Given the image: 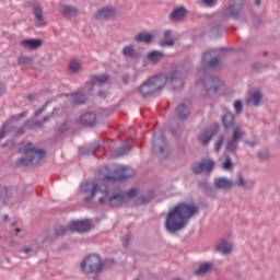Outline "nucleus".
<instances>
[{
  "instance_id": "obj_1",
  "label": "nucleus",
  "mask_w": 280,
  "mask_h": 280,
  "mask_svg": "<svg viewBox=\"0 0 280 280\" xmlns=\"http://www.w3.org/2000/svg\"><path fill=\"white\" fill-rule=\"evenodd\" d=\"M185 75L180 74L178 71H173L167 75L160 74L152 77L139 88V93L142 97H150V95H154L156 91H161L167 82L174 91H180L185 84L183 81Z\"/></svg>"
},
{
  "instance_id": "obj_2",
  "label": "nucleus",
  "mask_w": 280,
  "mask_h": 280,
  "mask_svg": "<svg viewBox=\"0 0 280 280\" xmlns=\"http://www.w3.org/2000/svg\"><path fill=\"white\" fill-rule=\"evenodd\" d=\"M198 213L197 206L188 205L185 202H180L175 207L171 208L166 219H165V229L168 233H176L177 231H183L187 224H189V220L194 218Z\"/></svg>"
},
{
  "instance_id": "obj_3",
  "label": "nucleus",
  "mask_w": 280,
  "mask_h": 280,
  "mask_svg": "<svg viewBox=\"0 0 280 280\" xmlns=\"http://www.w3.org/2000/svg\"><path fill=\"white\" fill-rule=\"evenodd\" d=\"M80 189L82 194H90V196L85 197L83 200L84 202H91L97 194L101 196L98 197V203L104 205V202H108L109 207H121L126 202V197L124 196V191L116 192L110 196L108 192V188L105 187L103 190L100 188V184L96 180H88L81 184Z\"/></svg>"
},
{
  "instance_id": "obj_4",
  "label": "nucleus",
  "mask_w": 280,
  "mask_h": 280,
  "mask_svg": "<svg viewBox=\"0 0 280 280\" xmlns=\"http://www.w3.org/2000/svg\"><path fill=\"white\" fill-rule=\"evenodd\" d=\"M20 150L24 152V156L20 159V164L24 166L38 165V162L46 156L45 150L32 147V142L22 145Z\"/></svg>"
},
{
  "instance_id": "obj_5",
  "label": "nucleus",
  "mask_w": 280,
  "mask_h": 280,
  "mask_svg": "<svg viewBox=\"0 0 280 280\" xmlns=\"http://www.w3.org/2000/svg\"><path fill=\"white\" fill-rule=\"evenodd\" d=\"M104 270V261L97 254L86 256L81 262V271L84 275H100Z\"/></svg>"
},
{
  "instance_id": "obj_6",
  "label": "nucleus",
  "mask_w": 280,
  "mask_h": 280,
  "mask_svg": "<svg viewBox=\"0 0 280 280\" xmlns=\"http://www.w3.org/2000/svg\"><path fill=\"white\" fill-rule=\"evenodd\" d=\"M246 0H230V4L223 9L221 19L228 21V19H240L242 16V10H244V2Z\"/></svg>"
},
{
  "instance_id": "obj_7",
  "label": "nucleus",
  "mask_w": 280,
  "mask_h": 280,
  "mask_svg": "<svg viewBox=\"0 0 280 280\" xmlns=\"http://www.w3.org/2000/svg\"><path fill=\"white\" fill-rule=\"evenodd\" d=\"M246 137V132L242 127H235L233 129L232 136L225 142V150L230 152V154H235L237 151V145H240V141Z\"/></svg>"
},
{
  "instance_id": "obj_8",
  "label": "nucleus",
  "mask_w": 280,
  "mask_h": 280,
  "mask_svg": "<svg viewBox=\"0 0 280 280\" xmlns=\"http://www.w3.org/2000/svg\"><path fill=\"white\" fill-rule=\"evenodd\" d=\"M201 84H203L207 94L209 97H213L220 86H222V81L218 77L210 75L209 73L205 72L203 78L200 80Z\"/></svg>"
},
{
  "instance_id": "obj_9",
  "label": "nucleus",
  "mask_w": 280,
  "mask_h": 280,
  "mask_svg": "<svg viewBox=\"0 0 280 280\" xmlns=\"http://www.w3.org/2000/svg\"><path fill=\"white\" fill-rule=\"evenodd\" d=\"M135 175V171L128 166L118 165L114 168L113 176L105 175L103 180H126Z\"/></svg>"
},
{
  "instance_id": "obj_10",
  "label": "nucleus",
  "mask_w": 280,
  "mask_h": 280,
  "mask_svg": "<svg viewBox=\"0 0 280 280\" xmlns=\"http://www.w3.org/2000/svg\"><path fill=\"white\" fill-rule=\"evenodd\" d=\"M152 150L153 152H158L159 154L167 155V140H165V135L163 133V131H161L159 137H156V135L153 136Z\"/></svg>"
},
{
  "instance_id": "obj_11",
  "label": "nucleus",
  "mask_w": 280,
  "mask_h": 280,
  "mask_svg": "<svg viewBox=\"0 0 280 280\" xmlns=\"http://www.w3.org/2000/svg\"><path fill=\"white\" fill-rule=\"evenodd\" d=\"M213 167H215V162L211 159H206L197 162L194 165L192 171L195 174H211Z\"/></svg>"
},
{
  "instance_id": "obj_12",
  "label": "nucleus",
  "mask_w": 280,
  "mask_h": 280,
  "mask_svg": "<svg viewBox=\"0 0 280 280\" xmlns=\"http://www.w3.org/2000/svg\"><path fill=\"white\" fill-rule=\"evenodd\" d=\"M201 65L206 69H208V67H218V65H220V57H213V50L207 51L201 58Z\"/></svg>"
},
{
  "instance_id": "obj_13",
  "label": "nucleus",
  "mask_w": 280,
  "mask_h": 280,
  "mask_svg": "<svg viewBox=\"0 0 280 280\" xmlns=\"http://www.w3.org/2000/svg\"><path fill=\"white\" fill-rule=\"evenodd\" d=\"M213 186L215 189L231 190L235 187V184L226 177H217L213 180Z\"/></svg>"
},
{
  "instance_id": "obj_14",
  "label": "nucleus",
  "mask_w": 280,
  "mask_h": 280,
  "mask_svg": "<svg viewBox=\"0 0 280 280\" xmlns=\"http://www.w3.org/2000/svg\"><path fill=\"white\" fill-rule=\"evenodd\" d=\"M115 14H117V10H115V8L105 7L95 13V19L98 21H106V19H113Z\"/></svg>"
},
{
  "instance_id": "obj_15",
  "label": "nucleus",
  "mask_w": 280,
  "mask_h": 280,
  "mask_svg": "<svg viewBox=\"0 0 280 280\" xmlns=\"http://www.w3.org/2000/svg\"><path fill=\"white\" fill-rule=\"evenodd\" d=\"M190 113H191V103L189 101H185L176 108L177 119H187Z\"/></svg>"
},
{
  "instance_id": "obj_16",
  "label": "nucleus",
  "mask_w": 280,
  "mask_h": 280,
  "mask_svg": "<svg viewBox=\"0 0 280 280\" xmlns=\"http://www.w3.org/2000/svg\"><path fill=\"white\" fill-rule=\"evenodd\" d=\"M70 231H75L77 233H86L91 225L89 221H72L69 223Z\"/></svg>"
},
{
  "instance_id": "obj_17",
  "label": "nucleus",
  "mask_w": 280,
  "mask_h": 280,
  "mask_svg": "<svg viewBox=\"0 0 280 280\" xmlns=\"http://www.w3.org/2000/svg\"><path fill=\"white\" fill-rule=\"evenodd\" d=\"M79 121L82 124V126H89L90 128H93V126L97 124V116L94 113H85L81 115Z\"/></svg>"
},
{
  "instance_id": "obj_18",
  "label": "nucleus",
  "mask_w": 280,
  "mask_h": 280,
  "mask_svg": "<svg viewBox=\"0 0 280 280\" xmlns=\"http://www.w3.org/2000/svg\"><path fill=\"white\" fill-rule=\"evenodd\" d=\"M33 14L35 16L37 27H43V25H45V23H43V21H45V15H43V7H40V4H34Z\"/></svg>"
},
{
  "instance_id": "obj_19",
  "label": "nucleus",
  "mask_w": 280,
  "mask_h": 280,
  "mask_svg": "<svg viewBox=\"0 0 280 280\" xmlns=\"http://www.w3.org/2000/svg\"><path fill=\"white\" fill-rule=\"evenodd\" d=\"M262 97L264 95L260 91L252 92L246 100V104L247 106H259V104H261Z\"/></svg>"
},
{
  "instance_id": "obj_20",
  "label": "nucleus",
  "mask_w": 280,
  "mask_h": 280,
  "mask_svg": "<svg viewBox=\"0 0 280 280\" xmlns=\"http://www.w3.org/2000/svg\"><path fill=\"white\" fill-rule=\"evenodd\" d=\"M215 250L221 253V255H230V253H233V245L229 241L223 240L217 244Z\"/></svg>"
},
{
  "instance_id": "obj_21",
  "label": "nucleus",
  "mask_w": 280,
  "mask_h": 280,
  "mask_svg": "<svg viewBox=\"0 0 280 280\" xmlns=\"http://www.w3.org/2000/svg\"><path fill=\"white\" fill-rule=\"evenodd\" d=\"M60 12L63 16H67V19L78 16V8H75L73 5L61 4L60 5Z\"/></svg>"
},
{
  "instance_id": "obj_22",
  "label": "nucleus",
  "mask_w": 280,
  "mask_h": 280,
  "mask_svg": "<svg viewBox=\"0 0 280 280\" xmlns=\"http://www.w3.org/2000/svg\"><path fill=\"white\" fill-rule=\"evenodd\" d=\"M211 139H213V130L211 129H205L198 136V141L201 145H207Z\"/></svg>"
},
{
  "instance_id": "obj_23",
  "label": "nucleus",
  "mask_w": 280,
  "mask_h": 280,
  "mask_svg": "<svg viewBox=\"0 0 280 280\" xmlns=\"http://www.w3.org/2000/svg\"><path fill=\"white\" fill-rule=\"evenodd\" d=\"M147 58L152 62V65H159V62L165 58V55L163 51L152 50L147 55Z\"/></svg>"
},
{
  "instance_id": "obj_24",
  "label": "nucleus",
  "mask_w": 280,
  "mask_h": 280,
  "mask_svg": "<svg viewBox=\"0 0 280 280\" xmlns=\"http://www.w3.org/2000/svg\"><path fill=\"white\" fill-rule=\"evenodd\" d=\"M109 77L106 74H95L91 78V85L92 86H102V84H106L108 82Z\"/></svg>"
},
{
  "instance_id": "obj_25",
  "label": "nucleus",
  "mask_w": 280,
  "mask_h": 280,
  "mask_svg": "<svg viewBox=\"0 0 280 280\" xmlns=\"http://www.w3.org/2000/svg\"><path fill=\"white\" fill-rule=\"evenodd\" d=\"M187 14V10L184 7L174 9L171 13V21H183Z\"/></svg>"
},
{
  "instance_id": "obj_26",
  "label": "nucleus",
  "mask_w": 280,
  "mask_h": 280,
  "mask_svg": "<svg viewBox=\"0 0 280 280\" xmlns=\"http://www.w3.org/2000/svg\"><path fill=\"white\" fill-rule=\"evenodd\" d=\"M43 45V40L40 39H24L22 40V46L26 49H38Z\"/></svg>"
},
{
  "instance_id": "obj_27",
  "label": "nucleus",
  "mask_w": 280,
  "mask_h": 280,
  "mask_svg": "<svg viewBox=\"0 0 280 280\" xmlns=\"http://www.w3.org/2000/svg\"><path fill=\"white\" fill-rule=\"evenodd\" d=\"M69 95L71 96L72 104H84L86 102V96L84 95L83 91H79Z\"/></svg>"
},
{
  "instance_id": "obj_28",
  "label": "nucleus",
  "mask_w": 280,
  "mask_h": 280,
  "mask_svg": "<svg viewBox=\"0 0 280 280\" xmlns=\"http://www.w3.org/2000/svg\"><path fill=\"white\" fill-rule=\"evenodd\" d=\"M212 267H213V264L203 262L195 270V275H197V277H202L207 275V272H209Z\"/></svg>"
},
{
  "instance_id": "obj_29",
  "label": "nucleus",
  "mask_w": 280,
  "mask_h": 280,
  "mask_svg": "<svg viewBox=\"0 0 280 280\" xmlns=\"http://www.w3.org/2000/svg\"><path fill=\"white\" fill-rule=\"evenodd\" d=\"M222 121H223L224 128H233V126L235 124V116L231 113H226L222 117Z\"/></svg>"
},
{
  "instance_id": "obj_30",
  "label": "nucleus",
  "mask_w": 280,
  "mask_h": 280,
  "mask_svg": "<svg viewBox=\"0 0 280 280\" xmlns=\"http://www.w3.org/2000/svg\"><path fill=\"white\" fill-rule=\"evenodd\" d=\"M121 54L125 58H135L137 56V50H135V46L128 45L122 48Z\"/></svg>"
},
{
  "instance_id": "obj_31",
  "label": "nucleus",
  "mask_w": 280,
  "mask_h": 280,
  "mask_svg": "<svg viewBox=\"0 0 280 280\" xmlns=\"http://www.w3.org/2000/svg\"><path fill=\"white\" fill-rule=\"evenodd\" d=\"M132 143H135V140L129 139L128 142L117 151L116 156H124L126 152H130V150H132Z\"/></svg>"
},
{
  "instance_id": "obj_32",
  "label": "nucleus",
  "mask_w": 280,
  "mask_h": 280,
  "mask_svg": "<svg viewBox=\"0 0 280 280\" xmlns=\"http://www.w3.org/2000/svg\"><path fill=\"white\" fill-rule=\"evenodd\" d=\"M10 190L3 186H0V200L4 202V205H10Z\"/></svg>"
},
{
  "instance_id": "obj_33",
  "label": "nucleus",
  "mask_w": 280,
  "mask_h": 280,
  "mask_svg": "<svg viewBox=\"0 0 280 280\" xmlns=\"http://www.w3.org/2000/svg\"><path fill=\"white\" fill-rule=\"evenodd\" d=\"M136 42L137 43H151L152 42V34L150 33H139L138 35H136Z\"/></svg>"
},
{
  "instance_id": "obj_34",
  "label": "nucleus",
  "mask_w": 280,
  "mask_h": 280,
  "mask_svg": "<svg viewBox=\"0 0 280 280\" xmlns=\"http://www.w3.org/2000/svg\"><path fill=\"white\" fill-rule=\"evenodd\" d=\"M100 148V144H93L92 147H82L80 148V154H95Z\"/></svg>"
},
{
  "instance_id": "obj_35",
  "label": "nucleus",
  "mask_w": 280,
  "mask_h": 280,
  "mask_svg": "<svg viewBox=\"0 0 280 280\" xmlns=\"http://www.w3.org/2000/svg\"><path fill=\"white\" fill-rule=\"evenodd\" d=\"M122 192H124V197H125V202H129V200L137 198V194H138L136 188H131L128 191H122Z\"/></svg>"
},
{
  "instance_id": "obj_36",
  "label": "nucleus",
  "mask_w": 280,
  "mask_h": 280,
  "mask_svg": "<svg viewBox=\"0 0 280 280\" xmlns=\"http://www.w3.org/2000/svg\"><path fill=\"white\" fill-rule=\"evenodd\" d=\"M58 110H59L58 108H54V110L50 115L45 116L42 121H36L35 122L36 128H40V126H43V124H47V121L50 120L51 117H54V115H56L58 113Z\"/></svg>"
},
{
  "instance_id": "obj_37",
  "label": "nucleus",
  "mask_w": 280,
  "mask_h": 280,
  "mask_svg": "<svg viewBox=\"0 0 280 280\" xmlns=\"http://www.w3.org/2000/svg\"><path fill=\"white\" fill-rule=\"evenodd\" d=\"M69 231H71V229H69V225L68 226L60 225L59 228L56 229L55 234L57 237H62V235H67Z\"/></svg>"
},
{
  "instance_id": "obj_38",
  "label": "nucleus",
  "mask_w": 280,
  "mask_h": 280,
  "mask_svg": "<svg viewBox=\"0 0 280 280\" xmlns=\"http://www.w3.org/2000/svg\"><path fill=\"white\" fill-rule=\"evenodd\" d=\"M222 168L225 170L226 172L229 170H233V161L231 160V156H224V161L222 162Z\"/></svg>"
},
{
  "instance_id": "obj_39",
  "label": "nucleus",
  "mask_w": 280,
  "mask_h": 280,
  "mask_svg": "<svg viewBox=\"0 0 280 280\" xmlns=\"http://www.w3.org/2000/svg\"><path fill=\"white\" fill-rule=\"evenodd\" d=\"M246 187V179H244V175L242 173H238L236 176V180L234 183V187Z\"/></svg>"
},
{
  "instance_id": "obj_40",
  "label": "nucleus",
  "mask_w": 280,
  "mask_h": 280,
  "mask_svg": "<svg viewBox=\"0 0 280 280\" xmlns=\"http://www.w3.org/2000/svg\"><path fill=\"white\" fill-rule=\"evenodd\" d=\"M18 62H19V65H32V57L20 56L18 58Z\"/></svg>"
},
{
  "instance_id": "obj_41",
  "label": "nucleus",
  "mask_w": 280,
  "mask_h": 280,
  "mask_svg": "<svg viewBox=\"0 0 280 280\" xmlns=\"http://www.w3.org/2000/svg\"><path fill=\"white\" fill-rule=\"evenodd\" d=\"M234 110H235L236 115H241L242 110H244V105H242V101L236 100L234 102Z\"/></svg>"
},
{
  "instance_id": "obj_42",
  "label": "nucleus",
  "mask_w": 280,
  "mask_h": 280,
  "mask_svg": "<svg viewBox=\"0 0 280 280\" xmlns=\"http://www.w3.org/2000/svg\"><path fill=\"white\" fill-rule=\"evenodd\" d=\"M258 159L259 161H268V159H270V152H268L267 150L259 151Z\"/></svg>"
},
{
  "instance_id": "obj_43",
  "label": "nucleus",
  "mask_w": 280,
  "mask_h": 280,
  "mask_svg": "<svg viewBox=\"0 0 280 280\" xmlns=\"http://www.w3.org/2000/svg\"><path fill=\"white\" fill-rule=\"evenodd\" d=\"M69 70L71 71V73H78V71H80V63L78 61H72L69 65Z\"/></svg>"
},
{
  "instance_id": "obj_44",
  "label": "nucleus",
  "mask_w": 280,
  "mask_h": 280,
  "mask_svg": "<svg viewBox=\"0 0 280 280\" xmlns=\"http://www.w3.org/2000/svg\"><path fill=\"white\" fill-rule=\"evenodd\" d=\"M224 144V136H220L214 144L215 152H220V148Z\"/></svg>"
},
{
  "instance_id": "obj_45",
  "label": "nucleus",
  "mask_w": 280,
  "mask_h": 280,
  "mask_svg": "<svg viewBox=\"0 0 280 280\" xmlns=\"http://www.w3.org/2000/svg\"><path fill=\"white\" fill-rule=\"evenodd\" d=\"M201 3H203L206 8H215L218 5V0H201Z\"/></svg>"
},
{
  "instance_id": "obj_46",
  "label": "nucleus",
  "mask_w": 280,
  "mask_h": 280,
  "mask_svg": "<svg viewBox=\"0 0 280 280\" xmlns=\"http://www.w3.org/2000/svg\"><path fill=\"white\" fill-rule=\"evenodd\" d=\"M50 103L51 101H47L39 109L35 110L34 113L35 117L43 115V113H45V110L47 109V105Z\"/></svg>"
},
{
  "instance_id": "obj_47",
  "label": "nucleus",
  "mask_w": 280,
  "mask_h": 280,
  "mask_svg": "<svg viewBox=\"0 0 280 280\" xmlns=\"http://www.w3.org/2000/svg\"><path fill=\"white\" fill-rule=\"evenodd\" d=\"M9 128L8 122H5L2 128L0 129V139H4L5 135H8Z\"/></svg>"
},
{
  "instance_id": "obj_48",
  "label": "nucleus",
  "mask_w": 280,
  "mask_h": 280,
  "mask_svg": "<svg viewBox=\"0 0 280 280\" xmlns=\"http://www.w3.org/2000/svg\"><path fill=\"white\" fill-rule=\"evenodd\" d=\"M161 47H173L174 39H164L160 43Z\"/></svg>"
},
{
  "instance_id": "obj_49",
  "label": "nucleus",
  "mask_w": 280,
  "mask_h": 280,
  "mask_svg": "<svg viewBox=\"0 0 280 280\" xmlns=\"http://www.w3.org/2000/svg\"><path fill=\"white\" fill-rule=\"evenodd\" d=\"M32 248L31 247H24L23 249L20 250V253H24L25 255H30V253H32Z\"/></svg>"
},
{
  "instance_id": "obj_50",
  "label": "nucleus",
  "mask_w": 280,
  "mask_h": 280,
  "mask_svg": "<svg viewBox=\"0 0 280 280\" xmlns=\"http://www.w3.org/2000/svg\"><path fill=\"white\" fill-rule=\"evenodd\" d=\"M170 36H172V31H164V38L167 39Z\"/></svg>"
},
{
  "instance_id": "obj_51",
  "label": "nucleus",
  "mask_w": 280,
  "mask_h": 280,
  "mask_svg": "<svg viewBox=\"0 0 280 280\" xmlns=\"http://www.w3.org/2000/svg\"><path fill=\"white\" fill-rule=\"evenodd\" d=\"M27 100H28L30 102H34V100H36V95H34V94H28V95H27Z\"/></svg>"
},
{
  "instance_id": "obj_52",
  "label": "nucleus",
  "mask_w": 280,
  "mask_h": 280,
  "mask_svg": "<svg viewBox=\"0 0 280 280\" xmlns=\"http://www.w3.org/2000/svg\"><path fill=\"white\" fill-rule=\"evenodd\" d=\"M3 93H5V86L0 84V95H3Z\"/></svg>"
},
{
  "instance_id": "obj_53",
  "label": "nucleus",
  "mask_w": 280,
  "mask_h": 280,
  "mask_svg": "<svg viewBox=\"0 0 280 280\" xmlns=\"http://www.w3.org/2000/svg\"><path fill=\"white\" fill-rule=\"evenodd\" d=\"M98 96L100 97H106V92H103V91L98 92Z\"/></svg>"
},
{
  "instance_id": "obj_54",
  "label": "nucleus",
  "mask_w": 280,
  "mask_h": 280,
  "mask_svg": "<svg viewBox=\"0 0 280 280\" xmlns=\"http://www.w3.org/2000/svg\"><path fill=\"white\" fill-rule=\"evenodd\" d=\"M14 233H15V235H19V233H21V229H20V228H16V229L14 230Z\"/></svg>"
},
{
  "instance_id": "obj_55",
  "label": "nucleus",
  "mask_w": 280,
  "mask_h": 280,
  "mask_svg": "<svg viewBox=\"0 0 280 280\" xmlns=\"http://www.w3.org/2000/svg\"><path fill=\"white\" fill-rule=\"evenodd\" d=\"M255 5H261V0H255Z\"/></svg>"
},
{
  "instance_id": "obj_56",
  "label": "nucleus",
  "mask_w": 280,
  "mask_h": 280,
  "mask_svg": "<svg viewBox=\"0 0 280 280\" xmlns=\"http://www.w3.org/2000/svg\"><path fill=\"white\" fill-rule=\"evenodd\" d=\"M9 218H10V217H9L8 214H4V215H3L4 222H8Z\"/></svg>"
},
{
  "instance_id": "obj_57",
  "label": "nucleus",
  "mask_w": 280,
  "mask_h": 280,
  "mask_svg": "<svg viewBox=\"0 0 280 280\" xmlns=\"http://www.w3.org/2000/svg\"><path fill=\"white\" fill-rule=\"evenodd\" d=\"M125 240H126L125 241V246H128V243H127L128 242V236H125Z\"/></svg>"
},
{
  "instance_id": "obj_58",
  "label": "nucleus",
  "mask_w": 280,
  "mask_h": 280,
  "mask_svg": "<svg viewBox=\"0 0 280 280\" xmlns=\"http://www.w3.org/2000/svg\"><path fill=\"white\" fill-rule=\"evenodd\" d=\"M27 115V113H22L20 114V117H25Z\"/></svg>"
},
{
  "instance_id": "obj_59",
  "label": "nucleus",
  "mask_w": 280,
  "mask_h": 280,
  "mask_svg": "<svg viewBox=\"0 0 280 280\" xmlns=\"http://www.w3.org/2000/svg\"><path fill=\"white\" fill-rule=\"evenodd\" d=\"M249 145L253 148V145H255V142H249Z\"/></svg>"
},
{
  "instance_id": "obj_60",
  "label": "nucleus",
  "mask_w": 280,
  "mask_h": 280,
  "mask_svg": "<svg viewBox=\"0 0 280 280\" xmlns=\"http://www.w3.org/2000/svg\"><path fill=\"white\" fill-rule=\"evenodd\" d=\"M94 280H100V277H97V276H94Z\"/></svg>"
}]
</instances>
